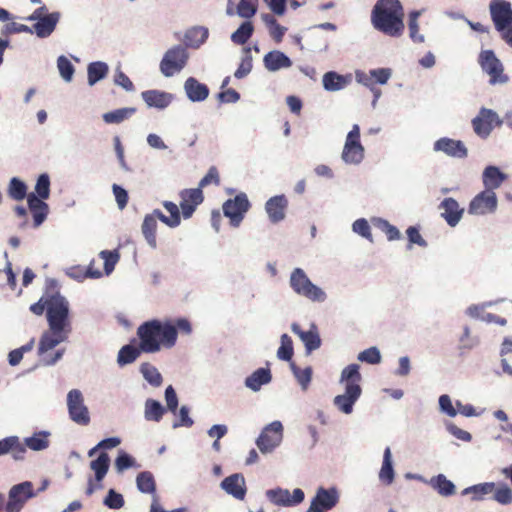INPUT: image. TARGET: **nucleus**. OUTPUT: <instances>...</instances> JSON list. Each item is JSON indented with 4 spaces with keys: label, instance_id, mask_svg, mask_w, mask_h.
<instances>
[{
    "label": "nucleus",
    "instance_id": "nucleus-1",
    "mask_svg": "<svg viewBox=\"0 0 512 512\" xmlns=\"http://www.w3.org/2000/svg\"><path fill=\"white\" fill-rule=\"evenodd\" d=\"M136 334L143 353H157L162 348L171 349L177 342L176 327L170 320L145 321L137 328Z\"/></svg>",
    "mask_w": 512,
    "mask_h": 512
},
{
    "label": "nucleus",
    "instance_id": "nucleus-2",
    "mask_svg": "<svg viewBox=\"0 0 512 512\" xmlns=\"http://www.w3.org/2000/svg\"><path fill=\"white\" fill-rule=\"evenodd\" d=\"M404 10L399 0H378L371 12L373 27L390 37H400L404 32Z\"/></svg>",
    "mask_w": 512,
    "mask_h": 512
},
{
    "label": "nucleus",
    "instance_id": "nucleus-3",
    "mask_svg": "<svg viewBox=\"0 0 512 512\" xmlns=\"http://www.w3.org/2000/svg\"><path fill=\"white\" fill-rule=\"evenodd\" d=\"M47 321L51 330L71 331L69 321V303L55 292L48 296Z\"/></svg>",
    "mask_w": 512,
    "mask_h": 512
},
{
    "label": "nucleus",
    "instance_id": "nucleus-4",
    "mask_svg": "<svg viewBox=\"0 0 512 512\" xmlns=\"http://www.w3.org/2000/svg\"><path fill=\"white\" fill-rule=\"evenodd\" d=\"M290 286L293 291L313 302H323L326 299L325 292L311 282L301 268H295L290 275Z\"/></svg>",
    "mask_w": 512,
    "mask_h": 512
},
{
    "label": "nucleus",
    "instance_id": "nucleus-5",
    "mask_svg": "<svg viewBox=\"0 0 512 512\" xmlns=\"http://www.w3.org/2000/svg\"><path fill=\"white\" fill-rule=\"evenodd\" d=\"M189 54L182 45H176L166 51L161 62L160 71L165 77L180 72L187 64Z\"/></svg>",
    "mask_w": 512,
    "mask_h": 512
},
{
    "label": "nucleus",
    "instance_id": "nucleus-6",
    "mask_svg": "<svg viewBox=\"0 0 512 512\" xmlns=\"http://www.w3.org/2000/svg\"><path fill=\"white\" fill-rule=\"evenodd\" d=\"M491 19L502 38L512 29V7L506 0H492L489 4Z\"/></svg>",
    "mask_w": 512,
    "mask_h": 512
},
{
    "label": "nucleus",
    "instance_id": "nucleus-7",
    "mask_svg": "<svg viewBox=\"0 0 512 512\" xmlns=\"http://www.w3.org/2000/svg\"><path fill=\"white\" fill-rule=\"evenodd\" d=\"M341 157L347 164H359L364 159V147L360 143V127L358 124H354L347 134Z\"/></svg>",
    "mask_w": 512,
    "mask_h": 512
},
{
    "label": "nucleus",
    "instance_id": "nucleus-8",
    "mask_svg": "<svg viewBox=\"0 0 512 512\" xmlns=\"http://www.w3.org/2000/svg\"><path fill=\"white\" fill-rule=\"evenodd\" d=\"M251 204L247 195L243 192L237 194L233 199H228L223 204V213L229 218L233 227H238L243 221L245 214L250 209Z\"/></svg>",
    "mask_w": 512,
    "mask_h": 512
},
{
    "label": "nucleus",
    "instance_id": "nucleus-9",
    "mask_svg": "<svg viewBox=\"0 0 512 512\" xmlns=\"http://www.w3.org/2000/svg\"><path fill=\"white\" fill-rule=\"evenodd\" d=\"M67 406L72 421L79 425H88L90 416L88 408L84 404V398L80 390L73 389L67 395Z\"/></svg>",
    "mask_w": 512,
    "mask_h": 512
},
{
    "label": "nucleus",
    "instance_id": "nucleus-10",
    "mask_svg": "<svg viewBox=\"0 0 512 512\" xmlns=\"http://www.w3.org/2000/svg\"><path fill=\"white\" fill-rule=\"evenodd\" d=\"M479 62L482 69L490 76V83H505L508 77L503 73V65L500 60L495 56L492 50H485L481 52Z\"/></svg>",
    "mask_w": 512,
    "mask_h": 512
},
{
    "label": "nucleus",
    "instance_id": "nucleus-11",
    "mask_svg": "<svg viewBox=\"0 0 512 512\" xmlns=\"http://www.w3.org/2000/svg\"><path fill=\"white\" fill-rule=\"evenodd\" d=\"M283 426L281 422L274 421L267 425L259 435L256 444L262 453L271 452L282 440Z\"/></svg>",
    "mask_w": 512,
    "mask_h": 512
},
{
    "label": "nucleus",
    "instance_id": "nucleus-12",
    "mask_svg": "<svg viewBox=\"0 0 512 512\" xmlns=\"http://www.w3.org/2000/svg\"><path fill=\"white\" fill-rule=\"evenodd\" d=\"M33 485L29 481L14 485L9 491L7 508L10 512H20L25 502L34 497Z\"/></svg>",
    "mask_w": 512,
    "mask_h": 512
},
{
    "label": "nucleus",
    "instance_id": "nucleus-13",
    "mask_svg": "<svg viewBox=\"0 0 512 512\" xmlns=\"http://www.w3.org/2000/svg\"><path fill=\"white\" fill-rule=\"evenodd\" d=\"M267 498L277 506L291 507L303 502L305 494L302 489L296 488L292 494L287 489H270L266 492Z\"/></svg>",
    "mask_w": 512,
    "mask_h": 512
},
{
    "label": "nucleus",
    "instance_id": "nucleus-14",
    "mask_svg": "<svg viewBox=\"0 0 512 512\" xmlns=\"http://www.w3.org/2000/svg\"><path fill=\"white\" fill-rule=\"evenodd\" d=\"M338 501L339 495L336 488L325 489L320 487L307 512H327V510L334 508Z\"/></svg>",
    "mask_w": 512,
    "mask_h": 512
},
{
    "label": "nucleus",
    "instance_id": "nucleus-15",
    "mask_svg": "<svg viewBox=\"0 0 512 512\" xmlns=\"http://www.w3.org/2000/svg\"><path fill=\"white\" fill-rule=\"evenodd\" d=\"M497 208V197L494 191L484 190L477 194L469 204L468 212L474 215L493 213Z\"/></svg>",
    "mask_w": 512,
    "mask_h": 512
},
{
    "label": "nucleus",
    "instance_id": "nucleus-16",
    "mask_svg": "<svg viewBox=\"0 0 512 512\" xmlns=\"http://www.w3.org/2000/svg\"><path fill=\"white\" fill-rule=\"evenodd\" d=\"M179 197L181 212L185 219L190 218L204 201L203 191L200 188L183 189L180 191Z\"/></svg>",
    "mask_w": 512,
    "mask_h": 512
},
{
    "label": "nucleus",
    "instance_id": "nucleus-17",
    "mask_svg": "<svg viewBox=\"0 0 512 512\" xmlns=\"http://www.w3.org/2000/svg\"><path fill=\"white\" fill-rule=\"evenodd\" d=\"M359 369L360 366L358 364H350L342 370L340 382L344 384L345 392L361 395L362 389L360 382L362 380V376Z\"/></svg>",
    "mask_w": 512,
    "mask_h": 512
},
{
    "label": "nucleus",
    "instance_id": "nucleus-18",
    "mask_svg": "<svg viewBox=\"0 0 512 512\" xmlns=\"http://www.w3.org/2000/svg\"><path fill=\"white\" fill-rule=\"evenodd\" d=\"M434 150L441 151L454 158H465L468 154V150L462 141L447 137L437 140L434 143Z\"/></svg>",
    "mask_w": 512,
    "mask_h": 512
},
{
    "label": "nucleus",
    "instance_id": "nucleus-19",
    "mask_svg": "<svg viewBox=\"0 0 512 512\" xmlns=\"http://www.w3.org/2000/svg\"><path fill=\"white\" fill-rule=\"evenodd\" d=\"M291 330L304 343L307 353H311L321 346V339L316 325L312 324L308 331H303L299 324L293 323Z\"/></svg>",
    "mask_w": 512,
    "mask_h": 512
},
{
    "label": "nucleus",
    "instance_id": "nucleus-20",
    "mask_svg": "<svg viewBox=\"0 0 512 512\" xmlns=\"http://www.w3.org/2000/svg\"><path fill=\"white\" fill-rule=\"evenodd\" d=\"M288 200L285 195L271 197L265 204V210L272 223H278L285 218Z\"/></svg>",
    "mask_w": 512,
    "mask_h": 512
},
{
    "label": "nucleus",
    "instance_id": "nucleus-21",
    "mask_svg": "<svg viewBox=\"0 0 512 512\" xmlns=\"http://www.w3.org/2000/svg\"><path fill=\"white\" fill-rule=\"evenodd\" d=\"M141 97L149 108H157L160 110L167 108L173 101V95L171 93L157 89L143 91Z\"/></svg>",
    "mask_w": 512,
    "mask_h": 512
},
{
    "label": "nucleus",
    "instance_id": "nucleus-22",
    "mask_svg": "<svg viewBox=\"0 0 512 512\" xmlns=\"http://www.w3.org/2000/svg\"><path fill=\"white\" fill-rule=\"evenodd\" d=\"M69 331L49 330L45 331L39 341L38 355L43 356L49 350L55 348L58 344L68 338Z\"/></svg>",
    "mask_w": 512,
    "mask_h": 512
},
{
    "label": "nucleus",
    "instance_id": "nucleus-23",
    "mask_svg": "<svg viewBox=\"0 0 512 512\" xmlns=\"http://www.w3.org/2000/svg\"><path fill=\"white\" fill-rule=\"evenodd\" d=\"M163 207L167 210L169 216L164 215L162 211L159 209L153 210V212L151 214H148L147 216H154V219L156 221L157 219H159L161 222H163L170 228H175L179 226L181 223V215L178 205L171 201H164Z\"/></svg>",
    "mask_w": 512,
    "mask_h": 512
},
{
    "label": "nucleus",
    "instance_id": "nucleus-24",
    "mask_svg": "<svg viewBox=\"0 0 512 512\" xmlns=\"http://www.w3.org/2000/svg\"><path fill=\"white\" fill-rule=\"evenodd\" d=\"M439 208L442 210L441 216L451 227L458 224L464 212V210L460 208L458 202L451 197L445 198L440 203Z\"/></svg>",
    "mask_w": 512,
    "mask_h": 512
},
{
    "label": "nucleus",
    "instance_id": "nucleus-25",
    "mask_svg": "<svg viewBox=\"0 0 512 512\" xmlns=\"http://www.w3.org/2000/svg\"><path fill=\"white\" fill-rule=\"evenodd\" d=\"M222 489L238 500L246 495L245 479L241 474H232L221 482Z\"/></svg>",
    "mask_w": 512,
    "mask_h": 512
},
{
    "label": "nucleus",
    "instance_id": "nucleus-26",
    "mask_svg": "<svg viewBox=\"0 0 512 512\" xmlns=\"http://www.w3.org/2000/svg\"><path fill=\"white\" fill-rule=\"evenodd\" d=\"M29 210L33 217V226L39 227L47 218L49 207L48 204L38 198L34 193L27 196Z\"/></svg>",
    "mask_w": 512,
    "mask_h": 512
},
{
    "label": "nucleus",
    "instance_id": "nucleus-27",
    "mask_svg": "<svg viewBox=\"0 0 512 512\" xmlns=\"http://www.w3.org/2000/svg\"><path fill=\"white\" fill-rule=\"evenodd\" d=\"M497 118L495 112L489 109H481L480 114L472 121L475 133L481 137H487L492 130V122Z\"/></svg>",
    "mask_w": 512,
    "mask_h": 512
},
{
    "label": "nucleus",
    "instance_id": "nucleus-28",
    "mask_svg": "<svg viewBox=\"0 0 512 512\" xmlns=\"http://www.w3.org/2000/svg\"><path fill=\"white\" fill-rule=\"evenodd\" d=\"M11 453L15 460H22L26 454V448L17 436H10L0 440V456Z\"/></svg>",
    "mask_w": 512,
    "mask_h": 512
},
{
    "label": "nucleus",
    "instance_id": "nucleus-29",
    "mask_svg": "<svg viewBox=\"0 0 512 512\" xmlns=\"http://www.w3.org/2000/svg\"><path fill=\"white\" fill-rule=\"evenodd\" d=\"M184 89L187 97L193 102L205 100L209 95L207 85L200 83L194 77H189L184 83Z\"/></svg>",
    "mask_w": 512,
    "mask_h": 512
},
{
    "label": "nucleus",
    "instance_id": "nucleus-30",
    "mask_svg": "<svg viewBox=\"0 0 512 512\" xmlns=\"http://www.w3.org/2000/svg\"><path fill=\"white\" fill-rule=\"evenodd\" d=\"M264 66L268 71H277L292 66L291 59L279 50L268 52L263 59Z\"/></svg>",
    "mask_w": 512,
    "mask_h": 512
},
{
    "label": "nucleus",
    "instance_id": "nucleus-31",
    "mask_svg": "<svg viewBox=\"0 0 512 512\" xmlns=\"http://www.w3.org/2000/svg\"><path fill=\"white\" fill-rule=\"evenodd\" d=\"M60 19V13L53 12L48 14L46 17L39 19L33 25V31L38 37L45 38L52 34L58 21Z\"/></svg>",
    "mask_w": 512,
    "mask_h": 512
},
{
    "label": "nucleus",
    "instance_id": "nucleus-32",
    "mask_svg": "<svg viewBox=\"0 0 512 512\" xmlns=\"http://www.w3.org/2000/svg\"><path fill=\"white\" fill-rule=\"evenodd\" d=\"M505 178L506 175L503 174L498 167H486L483 172V184L486 188L485 190L494 191V189H497L501 186Z\"/></svg>",
    "mask_w": 512,
    "mask_h": 512
},
{
    "label": "nucleus",
    "instance_id": "nucleus-33",
    "mask_svg": "<svg viewBox=\"0 0 512 512\" xmlns=\"http://www.w3.org/2000/svg\"><path fill=\"white\" fill-rule=\"evenodd\" d=\"M349 77L340 75L334 71H329L323 75V86L327 91H338L347 86Z\"/></svg>",
    "mask_w": 512,
    "mask_h": 512
},
{
    "label": "nucleus",
    "instance_id": "nucleus-34",
    "mask_svg": "<svg viewBox=\"0 0 512 512\" xmlns=\"http://www.w3.org/2000/svg\"><path fill=\"white\" fill-rule=\"evenodd\" d=\"M271 381V373L267 368H259L246 378L245 384L253 391H258L262 385Z\"/></svg>",
    "mask_w": 512,
    "mask_h": 512
},
{
    "label": "nucleus",
    "instance_id": "nucleus-35",
    "mask_svg": "<svg viewBox=\"0 0 512 512\" xmlns=\"http://www.w3.org/2000/svg\"><path fill=\"white\" fill-rule=\"evenodd\" d=\"M142 352L143 350L141 349L140 342L138 347L132 344L124 345L118 352L117 363L120 366L131 364L140 356Z\"/></svg>",
    "mask_w": 512,
    "mask_h": 512
},
{
    "label": "nucleus",
    "instance_id": "nucleus-36",
    "mask_svg": "<svg viewBox=\"0 0 512 512\" xmlns=\"http://www.w3.org/2000/svg\"><path fill=\"white\" fill-rule=\"evenodd\" d=\"M136 113V108L125 107L104 113L102 118L107 124H119Z\"/></svg>",
    "mask_w": 512,
    "mask_h": 512
},
{
    "label": "nucleus",
    "instance_id": "nucleus-37",
    "mask_svg": "<svg viewBox=\"0 0 512 512\" xmlns=\"http://www.w3.org/2000/svg\"><path fill=\"white\" fill-rule=\"evenodd\" d=\"M379 479L386 485H390L394 480V469L392 465L391 450L387 447L383 455V463L379 472Z\"/></svg>",
    "mask_w": 512,
    "mask_h": 512
},
{
    "label": "nucleus",
    "instance_id": "nucleus-38",
    "mask_svg": "<svg viewBox=\"0 0 512 512\" xmlns=\"http://www.w3.org/2000/svg\"><path fill=\"white\" fill-rule=\"evenodd\" d=\"M136 484H137V488L142 493L152 494V496L157 495L156 494V482H155L154 476L151 472H149V471L140 472L137 475Z\"/></svg>",
    "mask_w": 512,
    "mask_h": 512
},
{
    "label": "nucleus",
    "instance_id": "nucleus-39",
    "mask_svg": "<svg viewBox=\"0 0 512 512\" xmlns=\"http://www.w3.org/2000/svg\"><path fill=\"white\" fill-rule=\"evenodd\" d=\"M157 221L154 219V216H145L142 223V233L147 241V243L155 248L157 246L156 240V231H157Z\"/></svg>",
    "mask_w": 512,
    "mask_h": 512
},
{
    "label": "nucleus",
    "instance_id": "nucleus-40",
    "mask_svg": "<svg viewBox=\"0 0 512 512\" xmlns=\"http://www.w3.org/2000/svg\"><path fill=\"white\" fill-rule=\"evenodd\" d=\"M88 83L94 85L101 79L105 78L108 73V65L104 62H92L88 65Z\"/></svg>",
    "mask_w": 512,
    "mask_h": 512
},
{
    "label": "nucleus",
    "instance_id": "nucleus-41",
    "mask_svg": "<svg viewBox=\"0 0 512 512\" xmlns=\"http://www.w3.org/2000/svg\"><path fill=\"white\" fill-rule=\"evenodd\" d=\"M430 484L442 496H451L455 493L454 484L443 474L433 477Z\"/></svg>",
    "mask_w": 512,
    "mask_h": 512
},
{
    "label": "nucleus",
    "instance_id": "nucleus-42",
    "mask_svg": "<svg viewBox=\"0 0 512 512\" xmlns=\"http://www.w3.org/2000/svg\"><path fill=\"white\" fill-rule=\"evenodd\" d=\"M7 193L11 199L21 201L28 196L27 185L19 178L13 177L9 182Z\"/></svg>",
    "mask_w": 512,
    "mask_h": 512
},
{
    "label": "nucleus",
    "instance_id": "nucleus-43",
    "mask_svg": "<svg viewBox=\"0 0 512 512\" xmlns=\"http://www.w3.org/2000/svg\"><path fill=\"white\" fill-rule=\"evenodd\" d=\"M361 395L357 394H349L348 392H344V394L337 395L334 398V405L343 413L350 414L353 411V406L355 402L359 399Z\"/></svg>",
    "mask_w": 512,
    "mask_h": 512
},
{
    "label": "nucleus",
    "instance_id": "nucleus-44",
    "mask_svg": "<svg viewBox=\"0 0 512 512\" xmlns=\"http://www.w3.org/2000/svg\"><path fill=\"white\" fill-rule=\"evenodd\" d=\"M495 484L493 482H486L465 488L463 494H472V500L480 501L484 496L494 491Z\"/></svg>",
    "mask_w": 512,
    "mask_h": 512
},
{
    "label": "nucleus",
    "instance_id": "nucleus-45",
    "mask_svg": "<svg viewBox=\"0 0 512 512\" xmlns=\"http://www.w3.org/2000/svg\"><path fill=\"white\" fill-rule=\"evenodd\" d=\"M165 413V408L160 402L154 399H148L145 402V419L148 421L159 422Z\"/></svg>",
    "mask_w": 512,
    "mask_h": 512
},
{
    "label": "nucleus",
    "instance_id": "nucleus-46",
    "mask_svg": "<svg viewBox=\"0 0 512 512\" xmlns=\"http://www.w3.org/2000/svg\"><path fill=\"white\" fill-rule=\"evenodd\" d=\"M109 456L106 453H101L97 459L91 461L90 467L95 472L97 481H102L109 469Z\"/></svg>",
    "mask_w": 512,
    "mask_h": 512
},
{
    "label": "nucleus",
    "instance_id": "nucleus-47",
    "mask_svg": "<svg viewBox=\"0 0 512 512\" xmlns=\"http://www.w3.org/2000/svg\"><path fill=\"white\" fill-rule=\"evenodd\" d=\"M254 32L253 24L250 21L243 22L239 28L231 35L233 43L244 45Z\"/></svg>",
    "mask_w": 512,
    "mask_h": 512
},
{
    "label": "nucleus",
    "instance_id": "nucleus-48",
    "mask_svg": "<svg viewBox=\"0 0 512 512\" xmlns=\"http://www.w3.org/2000/svg\"><path fill=\"white\" fill-rule=\"evenodd\" d=\"M140 372L142 373L144 379L149 382L153 386H160L162 383V376L152 364L146 362L143 363L140 367Z\"/></svg>",
    "mask_w": 512,
    "mask_h": 512
},
{
    "label": "nucleus",
    "instance_id": "nucleus-49",
    "mask_svg": "<svg viewBox=\"0 0 512 512\" xmlns=\"http://www.w3.org/2000/svg\"><path fill=\"white\" fill-rule=\"evenodd\" d=\"M208 29L204 27H195L186 33V39L193 47H199L208 38Z\"/></svg>",
    "mask_w": 512,
    "mask_h": 512
},
{
    "label": "nucleus",
    "instance_id": "nucleus-50",
    "mask_svg": "<svg viewBox=\"0 0 512 512\" xmlns=\"http://www.w3.org/2000/svg\"><path fill=\"white\" fill-rule=\"evenodd\" d=\"M419 16H420L419 11H412L409 14V20H408L409 36H410L411 40L415 43L424 42V36L419 33V24H418Z\"/></svg>",
    "mask_w": 512,
    "mask_h": 512
},
{
    "label": "nucleus",
    "instance_id": "nucleus-51",
    "mask_svg": "<svg viewBox=\"0 0 512 512\" xmlns=\"http://www.w3.org/2000/svg\"><path fill=\"white\" fill-rule=\"evenodd\" d=\"M291 370L296 377L298 383L301 385V387L306 390L311 382L312 378V369L311 367H306L304 369H301L296 366L294 362L290 363Z\"/></svg>",
    "mask_w": 512,
    "mask_h": 512
},
{
    "label": "nucleus",
    "instance_id": "nucleus-52",
    "mask_svg": "<svg viewBox=\"0 0 512 512\" xmlns=\"http://www.w3.org/2000/svg\"><path fill=\"white\" fill-rule=\"evenodd\" d=\"M293 341L288 334L281 336V345L277 351V357L284 361H291L293 357Z\"/></svg>",
    "mask_w": 512,
    "mask_h": 512
},
{
    "label": "nucleus",
    "instance_id": "nucleus-53",
    "mask_svg": "<svg viewBox=\"0 0 512 512\" xmlns=\"http://www.w3.org/2000/svg\"><path fill=\"white\" fill-rule=\"evenodd\" d=\"M48 434L45 432H41L33 435L32 437L26 438L25 447H29L34 451H40L46 449L49 445V441L47 439Z\"/></svg>",
    "mask_w": 512,
    "mask_h": 512
},
{
    "label": "nucleus",
    "instance_id": "nucleus-54",
    "mask_svg": "<svg viewBox=\"0 0 512 512\" xmlns=\"http://www.w3.org/2000/svg\"><path fill=\"white\" fill-rule=\"evenodd\" d=\"M35 195L41 200L48 199L50 196V178L49 175L41 174L35 185Z\"/></svg>",
    "mask_w": 512,
    "mask_h": 512
},
{
    "label": "nucleus",
    "instance_id": "nucleus-55",
    "mask_svg": "<svg viewBox=\"0 0 512 512\" xmlns=\"http://www.w3.org/2000/svg\"><path fill=\"white\" fill-rule=\"evenodd\" d=\"M493 499L501 505L512 503V489L507 484H500L494 489Z\"/></svg>",
    "mask_w": 512,
    "mask_h": 512
},
{
    "label": "nucleus",
    "instance_id": "nucleus-56",
    "mask_svg": "<svg viewBox=\"0 0 512 512\" xmlns=\"http://www.w3.org/2000/svg\"><path fill=\"white\" fill-rule=\"evenodd\" d=\"M258 0H240L237 6V13L242 18H251L257 12Z\"/></svg>",
    "mask_w": 512,
    "mask_h": 512
},
{
    "label": "nucleus",
    "instance_id": "nucleus-57",
    "mask_svg": "<svg viewBox=\"0 0 512 512\" xmlns=\"http://www.w3.org/2000/svg\"><path fill=\"white\" fill-rule=\"evenodd\" d=\"M100 257L104 260V270L106 274H110L117 262L119 261L120 255L117 250L109 251L104 250L100 252Z\"/></svg>",
    "mask_w": 512,
    "mask_h": 512
},
{
    "label": "nucleus",
    "instance_id": "nucleus-58",
    "mask_svg": "<svg viewBox=\"0 0 512 512\" xmlns=\"http://www.w3.org/2000/svg\"><path fill=\"white\" fill-rule=\"evenodd\" d=\"M501 362L505 372L512 376V342L505 341L501 350Z\"/></svg>",
    "mask_w": 512,
    "mask_h": 512
},
{
    "label": "nucleus",
    "instance_id": "nucleus-59",
    "mask_svg": "<svg viewBox=\"0 0 512 512\" xmlns=\"http://www.w3.org/2000/svg\"><path fill=\"white\" fill-rule=\"evenodd\" d=\"M57 67L61 77L66 81H71L74 74V66L65 56H60L58 58Z\"/></svg>",
    "mask_w": 512,
    "mask_h": 512
},
{
    "label": "nucleus",
    "instance_id": "nucleus-60",
    "mask_svg": "<svg viewBox=\"0 0 512 512\" xmlns=\"http://www.w3.org/2000/svg\"><path fill=\"white\" fill-rule=\"evenodd\" d=\"M358 360L368 364H378L381 361V354L376 347H370L359 353Z\"/></svg>",
    "mask_w": 512,
    "mask_h": 512
},
{
    "label": "nucleus",
    "instance_id": "nucleus-61",
    "mask_svg": "<svg viewBox=\"0 0 512 512\" xmlns=\"http://www.w3.org/2000/svg\"><path fill=\"white\" fill-rule=\"evenodd\" d=\"M124 498L120 493L110 489L104 499V504L110 509H120L124 506Z\"/></svg>",
    "mask_w": 512,
    "mask_h": 512
},
{
    "label": "nucleus",
    "instance_id": "nucleus-62",
    "mask_svg": "<svg viewBox=\"0 0 512 512\" xmlns=\"http://www.w3.org/2000/svg\"><path fill=\"white\" fill-rule=\"evenodd\" d=\"M210 184H214L216 186L220 185L219 172L215 166L209 168L207 174L200 180L198 188L202 190Z\"/></svg>",
    "mask_w": 512,
    "mask_h": 512
},
{
    "label": "nucleus",
    "instance_id": "nucleus-63",
    "mask_svg": "<svg viewBox=\"0 0 512 512\" xmlns=\"http://www.w3.org/2000/svg\"><path fill=\"white\" fill-rule=\"evenodd\" d=\"M379 227L385 233L389 241L398 240L401 237L400 231L386 220H379Z\"/></svg>",
    "mask_w": 512,
    "mask_h": 512
},
{
    "label": "nucleus",
    "instance_id": "nucleus-64",
    "mask_svg": "<svg viewBox=\"0 0 512 512\" xmlns=\"http://www.w3.org/2000/svg\"><path fill=\"white\" fill-rule=\"evenodd\" d=\"M353 230L362 237L372 241L371 229L366 219H357L353 223Z\"/></svg>",
    "mask_w": 512,
    "mask_h": 512
}]
</instances>
